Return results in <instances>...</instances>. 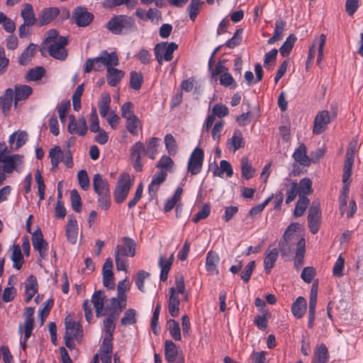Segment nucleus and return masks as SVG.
Instances as JSON below:
<instances>
[{
	"instance_id": "22",
	"label": "nucleus",
	"mask_w": 363,
	"mask_h": 363,
	"mask_svg": "<svg viewBox=\"0 0 363 363\" xmlns=\"http://www.w3.org/2000/svg\"><path fill=\"white\" fill-rule=\"evenodd\" d=\"M66 236L71 244H75L78 236V225L75 217L69 215L66 225Z\"/></svg>"
},
{
	"instance_id": "59",
	"label": "nucleus",
	"mask_w": 363,
	"mask_h": 363,
	"mask_svg": "<svg viewBox=\"0 0 363 363\" xmlns=\"http://www.w3.org/2000/svg\"><path fill=\"white\" fill-rule=\"evenodd\" d=\"M121 323L123 325H133L136 323V311L133 308L128 309L121 318Z\"/></svg>"
},
{
	"instance_id": "52",
	"label": "nucleus",
	"mask_w": 363,
	"mask_h": 363,
	"mask_svg": "<svg viewBox=\"0 0 363 363\" xmlns=\"http://www.w3.org/2000/svg\"><path fill=\"white\" fill-rule=\"evenodd\" d=\"M219 81L222 86L230 89H234L237 86L235 81L228 72L223 73L219 77Z\"/></svg>"
},
{
	"instance_id": "41",
	"label": "nucleus",
	"mask_w": 363,
	"mask_h": 363,
	"mask_svg": "<svg viewBox=\"0 0 363 363\" xmlns=\"http://www.w3.org/2000/svg\"><path fill=\"white\" fill-rule=\"evenodd\" d=\"M36 45L33 43H30L29 45L23 50L19 57L18 62L21 65H27L34 56L35 52Z\"/></svg>"
},
{
	"instance_id": "24",
	"label": "nucleus",
	"mask_w": 363,
	"mask_h": 363,
	"mask_svg": "<svg viewBox=\"0 0 363 363\" xmlns=\"http://www.w3.org/2000/svg\"><path fill=\"white\" fill-rule=\"evenodd\" d=\"M354 160V151L352 148L348 149L345 155V160L344 164V173L342 175V181L346 183L349 179L351 174L352 166Z\"/></svg>"
},
{
	"instance_id": "23",
	"label": "nucleus",
	"mask_w": 363,
	"mask_h": 363,
	"mask_svg": "<svg viewBox=\"0 0 363 363\" xmlns=\"http://www.w3.org/2000/svg\"><path fill=\"white\" fill-rule=\"evenodd\" d=\"M167 177V173L161 171L157 172L148 186L149 194L152 199L155 198L159 189L160 185L164 182Z\"/></svg>"
},
{
	"instance_id": "40",
	"label": "nucleus",
	"mask_w": 363,
	"mask_h": 363,
	"mask_svg": "<svg viewBox=\"0 0 363 363\" xmlns=\"http://www.w3.org/2000/svg\"><path fill=\"white\" fill-rule=\"evenodd\" d=\"M160 139L153 137L146 142V147H145V153L152 160L155 158L157 154V147L159 145Z\"/></svg>"
},
{
	"instance_id": "44",
	"label": "nucleus",
	"mask_w": 363,
	"mask_h": 363,
	"mask_svg": "<svg viewBox=\"0 0 363 363\" xmlns=\"http://www.w3.org/2000/svg\"><path fill=\"white\" fill-rule=\"evenodd\" d=\"M296 40L297 38L294 34H291L287 37L283 45L279 48L280 54L283 57L288 56L290 54Z\"/></svg>"
},
{
	"instance_id": "11",
	"label": "nucleus",
	"mask_w": 363,
	"mask_h": 363,
	"mask_svg": "<svg viewBox=\"0 0 363 363\" xmlns=\"http://www.w3.org/2000/svg\"><path fill=\"white\" fill-rule=\"evenodd\" d=\"M72 18L79 27H86L93 21L94 15L86 8L78 6L73 11Z\"/></svg>"
},
{
	"instance_id": "17",
	"label": "nucleus",
	"mask_w": 363,
	"mask_h": 363,
	"mask_svg": "<svg viewBox=\"0 0 363 363\" xmlns=\"http://www.w3.org/2000/svg\"><path fill=\"white\" fill-rule=\"evenodd\" d=\"M318 283L315 282L311 286L309 298V308H308V326L311 328L314 325L315 318V307L317 303L318 296Z\"/></svg>"
},
{
	"instance_id": "27",
	"label": "nucleus",
	"mask_w": 363,
	"mask_h": 363,
	"mask_svg": "<svg viewBox=\"0 0 363 363\" xmlns=\"http://www.w3.org/2000/svg\"><path fill=\"white\" fill-rule=\"evenodd\" d=\"M219 256L216 252L210 251L207 253L206 259V268L210 274H218V270L217 269V265L219 262Z\"/></svg>"
},
{
	"instance_id": "4",
	"label": "nucleus",
	"mask_w": 363,
	"mask_h": 363,
	"mask_svg": "<svg viewBox=\"0 0 363 363\" xmlns=\"http://www.w3.org/2000/svg\"><path fill=\"white\" fill-rule=\"evenodd\" d=\"M298 226L299 225L297 223L290 224L279 241V248L283 256H286L291 252L294 240H299L300 238H297L295 234Z\"/></svg>"
},
{
	"instance_id": "30",
	"label": "nucleus",
	"mask_w": 363,
	"mask_h": 363,
	"mask_svg": "<svg viewBox=\"0 0 363 363\" xmlns=\"http://www.w3.org/2000/svg\"><path fill=\"white\" fill-rule=\"evenodd\" d=\"M118 315L119 312L114 311L104 320L105 337H113L116 327L115 320L118 318Z\"/></svg>"
},
{
	"instance_id": "14",
	"label": "nucleus",
	"mask_w": 363,
	"mask_h": 363,
	"mask_svg": "<svg viewBox=\"0 0 363 363\" xmlns=\"http://www.w3.org/2000/svg\"><path fill=\"white\" fill-rule=\"evenodd\" d=\"M32 242L35 250L39 252L42 259H45L48 256V244L43 238V235L40 229L36 230L32 234Z\"/></svg>"
},
{
	"instance_id": "37",
	"label": "nucleus",
	"mask_w": 363,
	"mask_h": 363,
	"mask_svg": "<svg viewBox=\"0 0 363 363\" xmlns=\"http://www.w3.org/2000/svg\"><path fill=\"white\" fill-rule=\"evenodd\" d=\"M10 257L13 261V267L16 269H20L24 263V259L21 247L18 245H14L13 246Z\"/></svg>"
},
{
	"instance_id": "61",
	"label": "nucleus",
	"mask_w": 363,
	"mask_h": 363,
	"mask_svg": "<svg viewBox=\"0 0 363 363\" xmlns=\"http://www.w3.org/2000/svg\"><path fill=\"white\" fill-rule=\"evenodd\" d=\"M242 29H238L234 33L233 36L229 39L226 43L225 45L229 48H234L239 45L242 41Z\"/></svg>"
},
{
	"instance_id": "2",
	"label": "nucleus",
	"mask_w": 363,
	"mask_h": 363,
	"mask_svg": "<svg viewBox=\"0 0 363 363\" xmlns=\"http://www.w3.org/2000/svg\"><path fill=\"white\" fill-rule=\"evenodd\" d=\"M93 188L98 195V203L104 210L109 208L111 203L109 184L100 174H94L93 177Z\"/></svg>"
},
{
	"instance_id": "39",
	"label": "nucleus",
	"mask_w": 363,
	"mask_h": 363,
	"mask_svg": "<svg viewBox=\"0 0 363 363\" xmlns=\"http://www.w3.org/2000/svg\"><path fill=\"white\" fill-rule=\"evenodd\" d=\"M16 140L15 143V150H17L22 147L28 140V134L25 131L18 130L13 133L9 137V143L11 145L14 143V141Z\"/></svg>"
},
{
	"instance_id": "56",
	"label": "nucleus",
	"mask_w": 363,
	"mask_h": 363,
	"mask_svg": "<svg viewBox=\"0 0 363 363\" xmlns=\"http://www.w3.org/2000/svg\"><path fill=\"white\" fill-rule=\"evenodd\" d=\"M309 203V199L306 196H301L298 200L295 209H294V216L298 217L301 216L303 214L306 208H307Z\"/></svg>"
},
{
	"instance_id": "49",
	"label": "nucleus",
	"mask_w": 363,
	"mask_h": 363,
	"mask_svg": "<svg viewBox=\"0 0 363 363\" xmlns=\"http://www.w3.org/2000/svg\"><path fill=\"white\" fill-rule=\"evenodd\" d=\"M203 4L201 0H191V2L188 6L187 11L189 16L192 21H194L198 16L201 5Z\"/></svg>"
},
{
	"instance_id": "35",
	"label": "nucleus",
	"mask_w": 363,
	"mask_h": 363,
	"mask_svg": "<svg viewBox=\"0 0 363 363\" xmlns=\"http://www.w3.org/2000/svg\"><path fill=\"white\" fill-rule=\"evenodd\" d=\"M114 67L115 66H112L111 72H107L106 74L107 82L110 86L113 87L117 86L125 76V72L123 70L115 68Z\"/></svg>"
},
{
	"instance_id": "6",
	"label": "nucleus",
	"mask_w": 363,
	"mask_h": 363,
	"mask_svg": "<svg viewBox=\"0 0 363 363\" xmlns=\"http://www.w3.org/2000/svg\"><path fill=\"white\" fill-rule=\"evenodd\" d=\"M178 48L177 44L174 42H163L157 43L154 49L157 61L162 64V61L169 62L173 58V52Z\"/></svg>"
},
{
	"instance_id": "7",
	"label": "nucleus",
	"mask_w": 363,
	"mask_h": 363,
	"mask_svg": "<svg viewBox=\"0 0 363 363\" xmlns=\"http://www.w3.org/2000/svg\"><path fill=\"white\" fill-rule=\"evenodd\" d=\"M67 44V38L64 36H60L58 41L45 45L44 49L48 50L50 56L52 57L63 61L67 57V50L65 48Z\"/></svg>"
},
{
	"instance_id": "60",
	"label": "nucleus",
	"mask_w": 363,
	"mask_h": 363,
	"mask_svg": "<svg viewBox=\"0 0 363 363\" xmlns=\"http://www.w3.org/2000/svg\"><path fill=\"white\" fill-rule=\"evenodd\" d=\"M70 199L73 210L78 213L80 212L82 210L81 197L76 189L71 191Z\"/></svg>"
},
{
	"instance_id": "20",
	"label": "nucleus",
	"mask_w": 363,
	"mask_h": 363,
	"mask_svg": "<svg viewBox=\"0 0 363 363\" xmlns=\"http://www.w3.org/2000/svg\"><path fill=\"white\" fill-rule=\"evenodd\" d=\"M174 253L167 255H160L159 257L158 264L161 268L160 279L164 281L167 279L168 273L174 261Z\"/></svg>"
},
{
	"instance_id": "38",
	"label": "nucleus",
	"mask_w": 363,
	"mask_h": 363,
	"mask_svg": "<svg viewBox=\"0 0 363 363\" xmlns=\"http://www.w3.org/2000/svg\"><path fill=\"white\" fill-rule=\"evenodd\" d=\"M178 354V350L176 345L170 340H167L164 342V355L165 359L169 362H174Z\"/></svg>"
},
{
	"instance_id": "3",
	"label": "nucleus",
	"mask_w": 363,
	"mask_h": 363,
	"mask_svg": "<svg viewBox=\"0 0 363 363\" xmlns=\"http://www.w3.org/2000/svg\"><path fill=\"white\" fill-rule=\"evenodd\" d=\"M135 26L132 17L126 15L113 16L106 23V28L113 34L121 35L124 31L130 30Z\"/></svg>"
},
{
	"instance_id": "50",
	"label": "nucleus",
	"mask_w": 363,
	"mask_h": 363,
	"mask_svg": "<svg viewBox=\"0 0 363 363\" xmlns=\"http://www.w3.org/2000/svg\"><path fill=\"white\" fill-rule=\"evenodd\" d=\"M299 197L305 196L306 194L312 193V182L308 178L302 179L298 185Z\"/></svg>"
},
{
	"instance_id": "42",
	"label": "nucleus",
	"mask_w": 363,
	"mask_h": 363,
	"mask_svg": "<svg viewBox=\"0 0 363 363\" xmlns=\"http://www.w3.org/2000/svg\"><path fill=\"white\" fill-rule=\"evenodd\" d=\"M328 349L324 345H319L315 352L313 363H327L328 361Z\"/></svg>"
},
{
	"instance_id": "21",
	"label": "nucleus",
	"mask_w": 363,
	"mask_h": 363,
	"mask_svg": "<svg viewBox=\"0 0 363 363\" xmlns=\"http://www.w3.org/2000/svg\"><path fill=\"white\" fill-rule=\"evenodd\" d=\"M60 13L57 7H49L43 9L39 16V26H43L53 21Z\"/></svg>"
},
{
	"instance_id": "43",
	"label": "nucleus",
	"mask_w": 363,
	"mask_h": 363,
	"mask_svg": "<svg viewBox=\"0 0 363 363\" xmlns=\"http://www.w3.org/2000/svg\"><path fill=\"white\" fill-rule=\"evenodd\" d=\"M49 157L51 160L52 168L57 169L63 157V151L59 146H55L49 151Z\"/></svg>"
},
{
	"instance_id": "12",
	"label": "nucleus",
	"mask_w": 363,
	"mask_h": 363,
	"mask_svg": "<svg viewBox=\"0 0 363 363\" xmlns=\"http://www.w3.org/2000/svg\"><path fill=\"white\" fill-rule=\"evenodd\" d=\"M330 121V116L328 111H319L314 119L313 133L314 135H320L323 133Z\"/></svg>"
},
{
	"instance_id": "63",
	"label": "nucleus",
	"mask_w": 363,
	"mask_h": 363,
	"mask_svg": "<svg viewBox=\"0 0 363 363\" xmlns=\"http://www.w3.org/2000/svg\"><path fill=\"white\" fill-rule=\"evenodd\" d=\"M145 152V146L143 143L137 142L130 148L131 159H141L140 154Z\"/></svg>"
},
{
	"instance_id": "10",
	"label": "nucleus",
	"mask_w": 363,
	"mask_h": 363,
	"mask_svg": "<svg viewBox=\"0 0 363 363\" xmlns=\"http://www.w3.org/2000/svg\"><path fill=\"white\" fill-rule=\"evenodd\" d=\"M135 242L128 237L122 238V245L116 247L115 255L122 257H133L135 255Z\"/></svg>"
},
{
	"instance_id": "33",
	"label": "nucleus",
	"mask_w": 363,
	"mask_h": 363,
	"mask_svg": "<svg viewBox=\"0 0 363 363\" xmlns=\"http://www.w3.org/2000/svg\"><path fill=\"white\" fill-rule=\"evenodd\" d=\"M306 242L304 238L299 239L296 243V255L294 257V267L299 269L303 264V258L305 255Z\"/></svg>"
},
{
	"instance_id": "54",
	"label": "nucleus",
	"mask_w": 363,
	"mask_h": 363,
	"mask_svg": "<svg viewBox=\"0 0 363 363\" xmlns=\"http://www.w3.org/2000/svg\"><path fill=\"white\" fill-rule=\"evenodd\" d=\"M126 119V128L128 131L133 135H138V127L140 124L139 119L134 114L129 117L125 118Z\"/></svg>"
},
{
	"instance_id": "15",
	"label": "nucleus",
	"mask_w": 363,
	"mask_h": 363,
	"mask_svg": "<svg viewBox=\"0 0 363 363\" xmlns=\"http://www.w3.org/2000/svg\"><path fill=\"white\" fill-rule=\"evenodd\" d=\"M320 211L318 203H313L309 208L308 222V227L313 234H315L320 226Z\"/></svg>"
},
{
	"instance_id": "31",
	"label": "nucleus",
	"mask_w": 363,
	"mask_h": 363,
	"mask_svg": "<svg viewBox=\"0 0 363 363\" xmlns=\"http://www.w3.org/2000/svg\"><path fill=\"white\" fill-rule=\"evenodd\" d=\"M38 291V282L34 276H30L25 284L26 302L28 303Z\"/></svg>"
},
{
	"instance_id": "25",
	"label": "nucleus",
	"mask_w": 363,
	"mask_h": 363,
	"mask_svg": "<svg viewBox=\"0 0 363 363\" xmlns=\"http://www.w3.org/2000/svg\"><path fill=\"white\" fill-rule=\"evenodd\" d=\"M104 298L103 291H97L94 293L91 297V303L94 305L96 308V317L104 315Z\"/></svg>"
},
{
	"instance_id": "55",
	"label": "nucleus",
	"mask_w": 363,
	"mask_h": 363,
	"mask_svg": "<svg viewBox=\"0 0 363 363\" xmlns=\"http://www.w3.org/2000/svg\"><path fill=\"white\" fill-rule=\"evenodd\" d=\"M223 173H226L228 177H230L233 174L231 164L226 160L220 161V168L218 171L214 172V175L222 177Z\"/></svg>"
},
{
	"instance_id": "36",
	"label": "nucleus",
	"mask_w": 363,
	"mask_h": 363,
	"mask_svg": "<svg viewBox=\"0 0 363 363\" xmlns=\"http://www.w3.org/2000/svg\"><path fill=\"white\" fill-rule=\"evenodd\" d=\"M21 16L23 19V23L33 26L36 22L33 8L30 4H25L21 11Z\"/></svg>"
},
{
	"instance_id": "51",
	"label": "nucleus",
	"mask_w": 363,
	"mask_h": 363,
	"mask_svg": "<svg viewBox=\"0 0 363 363\" xmlns=\"http://www.w3.org/2000/svg\"><path fill=\"white\" fill-rule=\"evenodd\" d=\"M288 181L289 182V189H287L286 192V203L287 204L293 201L296 197L297 194L299 195L298 184L296 182L291 181L290 179H288Z\"/></svg>"
},
{
	"instance_id": "53",
	"label": "nucleus",
	"mask_w": 363,
	"mask_h": 363,
	"mask_svg": "<svg viewBox=\"0 0 363 363\" xmlns=\"http://www.w3.org/2000/svg\"><path fill=\"white\" fill-rule=\"evenodd\" d=\"M164 144L169 155H174L177 152V143L174 136L169 133L164 137Z\"/></svg>"
},
{
	"instance_id": "19",
	"label": "nucleus",
	"mask_w": 363,
	"mask_h": 363,
	"mask_svg": "<svg viewBox=\"0 0 363 363\" xmlns=\"http://www.w3.org/2000/svg\"><path fill=\"white\" fill-rule=\"evenodd\" d=\"M65 324L66 330L65 336L74 337L75 340H79L81 326L79 323L73 320L71 314H69L65 318Z\"/></svg>"
},
{
	"instance_id": "28",
	"label": "nucleus",
	"mask_w": 363,
	"mask_h": 363,
	"mask_svg": "<svg viewBox=\"0 0 363 363\" xmlns=\"http://www.w3.org/2000/svg\"><path fill=\"white\" fill-rule=\"evenodd\" d=\"M245 145L242 133L239 130H235L231 138L227 142L229 150L235 152Z\"/></svg>"
},
{
	"instance_id": "47",
	"label": "nucleus",
	"mask_w": 363,
	"mask_h": 363,
	"mask_svg": "<svg viewBox=\"0 0 363 363\" xmlns=\"http://www.w3.org/2000/svg\"><path fill=\"white\" fill-rule=\"evenodd\" d=\"M168 329L172 337L175 340H181V330L179 323L174 319H170L167 322Z\"/></svg>"
},
{
	"instance_id": "26",
	"label": "nucleus",
	"mask_w": 363,
	"mask_h": 363,
	"mask_svg": "<svg viewBox=\"0 0 363 363\" xmlns=\"http://www.w3.org/2000/svg\"><path fill=\"white\" fill-rule=\"evenodd\" d=\"M170 296L168 301V310L172 317H177L179 312V299L176 294V289L174 287L169 289Z\"/></svg>"
},
{
	"instance_id": "1",
	"label": "nucleus",
	"mask_w": 363,
	"mask_h": 363,
	"mask_svg": "<svg viewBox=\"0 0 363 363\" xmlns=\"http://www.w3.org/2000/svg\"><path fill=\"white\" fill-rule=\"evenodd\" d=\"M119 64L118 54L116 52H108L107 50L101 52L99 56L89 58L86 60L84 72L90 73L91 71H101L105 67L107 72H111L112 66H117Z\"/></svg>"
},
{
	"instance_id": "18",
	"label": "nucleus",
	"mask_w": 363,
	"mask_h": 363,
	"mask_svg": "<svg viewBox=\"0 0 363 363\" xmlns=\"http://www.w3.org/2000/svg\"><path fill=\"white\" fill-rule=\"evenodd\" d=\"M35 308L33 307H28L24 312L25 321L23 325H19V333L25 332V339L29 338L31 335L34 327L33 314Z\"/></svg>"
},
{
	"instance_id": "46",
	"label": "nucleus",
	"mask_w": 363,
	"mask_h": 363,
	"mask_svg": "<svg viewBox=\"0 0 363 363\" xmlns=\"http://www.w3.org/2000/svg\"><path fill=\"white\" fill-rule=\"evenodd\" d=\"M45 73V69L43 67H35L30 69L26 75L27 81H37L41 79Z\"/></svg>"
},
{
	"instance_id": "8",
	"label": "nucleus",
	"mask_w": 363,
	"mask_h": 363,
	"mask_svg": "<svg viewBox=\"0 0 363 363\" xmlns=\"http://www.w3.org/2000/svg\"><path fill=\"white\" fill-rule=\"evenodd\" d=\"M203 157V151L200 147H196L191 152L187 164V171L191 175H197L201 171Z\"/></svg>"
},
{
	"instance_id": "16",
	"label": "nucleus",
	"mask_w": 363,
	"mask_h": 363,
	"mask_svg": "<svg viewBox=\"0 0 363 363\" xmlns=\"http://www.w3.org/2000/svg\"><path fill=\"white\" fill-rule=\"evenodd\" d=\"M87 130L86 120L84 117H81L77 121L73 115L69 116V123L68 125L69 133L84 136L86 135Z\"/></svg>"
},
{
	"instance_id": "57",
	"label": "nucleus",
	"mask_w": 363,
	"mask_h": 363,
	"mask_svg": "<svg viewBox=\"0 0 363 363\" xmlns=\"http://www.w3.org/2000/svg\"><path fill=\"white\" fill-rule=\"evenodd\" d=\"M111 104V97L108 94H103L99 102V113L102 117L107 115Z\"/></svg>"
},
{
	"instance_id": "58",
	"label": "nucleus",
	"mask_w": 363,
	"mask_h": 363,
	"mask_svg": "<svg viewBox=\"0 0 363 363\" xmlns=\"http://www.w3.org/2000/svg\"><path fill=\"white\" fill-rule=\"evenodd\" d=\"M123 4H125L129 9H133L135 6V2L131 1V0H106L104 3V6L109 9Z\"/></svg>"
},
{
	"instance_id": "48",
	"label": "nucleus",
	"mask_w": 363,
	"mask_h": 363,
	"mask_svg": "<svg viewBox=\"0 0 363 363\" xmlns=\"http://www.w3.org/2000/svg\"><path fill=\"white\" fill-rule=\"evenodd\" d=\"M143 81L141 72L133 71L130 72V86L134 90H139Z\"/></svg>"
},
{
	"instance_id": "9",
	"label": "nucleus",
	"mask_w": 363,
	"mask_h": 363,
	"mask_svg": "<svg viewBox=\"0 0 363 363\" xmlns=\"http://www.w3.org/2000/svg\"><path fill=\"white\" fill-rule=\"evenodd\" d=\"M31 94V92H6L4 97H0V106H1L2 111L4 113L8 111L15 99V106L17 104V101L23 99H26Z\"/></svg>"
},
{
	"instance_id": "29",
	"label": "nucleus",
	"mask_w": 363,
	"mask_h": 363,
	"mask_svg": "<svg viewBox=\"0 0 363 363\" xmlns=\"http://www.w3.org/2000/svg\"><path fill=\"white\" fill-rule=\"evenodd\" d=\"M306 308L307 304L306 299L302 296H299L293 303L291 312L296 318H301L304 315Z\"/></svg>"
},
{
	"instance_id": "62",
	"label": "nucleus",
	"mask_w": 363,
	"mask_h": 363,
	"mask_svg": "<svg viewBox=\"0 0 363 363\" xmlns=\"http://www.w3.org/2000/svg\"><path fill=\"white\" fill-rule=\"evenodd\" d=\"M130 289V283L126 279L118 282L117 286L118 297L123 300V297H126L125 293Z\"/></svg>"
},
{
	"instance_id": "64",
	"label": "nucleus",
	"mask_w": 363,
	"mask_h": 363,
	"mask_svg": "<svg viewBox=\"0 0 363 363\" xmlns=\"http://www.w3.org/2000/svg\"><path fill=\"white\" fill-rule=\"evenodd\" d=\"M135 56L143 65L149 64L152 57L150 51L145 48H141Z\"/></svg>"
},
{
	"instance_id": "32",
	"label": "nucleus",
	"mask_w": 363,
	"mask_h": 363,
	"mask_svg": "<svg viewBox=\"0 0 363 363\" xmlns=\"http://www.w3.org/2000/svg\"><path fill=\"white\" fill-rule=\"evenodd\" d=\"M279 255L278 250L274 248L272 250H267L265 252V257L264 259V267L265 272L269 274L271 269L274 266Z\"/></svg>"
},
{
	"instance_id": "13",
	"label": "nucleus",
	"mask_w": 363,
	"mask_h": 363,
	"mask_svg": "<svg viewBox=\"0 0 363 363\" xmlns=\"http://www.w3.org/2000/svg\"><path fill=\"white\" fill-rule=\"evenodd\" d=\"M23 162V157L20 155H13L6 156L3 160L4 165L1 167L7 174H11L13 171L21 172V165Z\"/></svg>"
},
{
	"instance_id": "5",
	"label": "nucleus",
	"mask_w": 363,
	"mask_h": 363,
	"mask_svg": "<svg viewBox=\"0 0 363 363\" xmlns=\"http://www.w3.org/2000/svg\"><path fill=\"white\" fill-rule=\"evenodd\" d=\"M132 186L130 175L128 173L121 174L117 181L113 191V197L116 203H121L126 199Z\"/></svg>"
},
{
	"instance_id": "34",
	"label": "nucleus",
	"mask_w": 363,
	"mask_h": 363,
	"mask_svg": "<svg viewBox=\"0 0 363 363\" xmlns=\"http://www.w3.org/2000/svg\"><path fill=\"white\" fill-rule=\"evenodd\" d=\"M295 161L303 166H309L311 159L306 155V147L304 144L299 145L293 155Z\"/></svg>"
},
{
	"instance_id": "45",
	"label": "nucleus",
	"mask_w": 363,
	"mask_h": 363,
	"mask_svg": "<svg viewBox=\"0 0 363 363\" xmlns=\"http://www.w3.org/2000/svg\"><path fill=\"white\" fill-rule=\"evenodd\" d=\"M240 165L242 176L246 179H250V178H252L255 173V169L249 163V160L247 157H242Z\"/></svg>"
}]
</instances>
